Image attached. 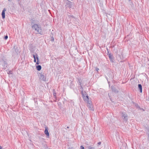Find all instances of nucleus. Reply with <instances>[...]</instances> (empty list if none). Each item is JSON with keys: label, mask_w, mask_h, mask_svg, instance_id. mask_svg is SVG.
Returning a JSON list of instances; mask_svg holds the SVG:
<instances>
[{"label": "nucleus", "mask_w": 149, "mask_h": 149, "mask_svg": "<svg viewBox=\"0 0 149 149\" xmlns=\"http://www.w3.org/2000/svg\"><path fill=\"white\" fill-rule=\"evenodd\" d=\"M0 149H3L2 147H1V146H0Z\"/></svg>", "instance_id": "obj_16"}, {"label": "nucleus", "mask_w": 149, "mask_h": 149, "mask_svg": "<svg viewBox=\"0 0 149 149\" xmlns=\"http://www.w3.org/2000/svg\"><path fill=\"white\" fill-rule=\"evenodd\" d=\"M89 149H94V148L93 147H91L89 148Z\"/></svg>", "instance_id": "obj_14"}, {"label": "nucleus", "mask_w": 149, "mask_h": 149, "mask_svg": "<svg viewBox=\"0 0 149 149\" xmlns=\"http://www.w3.org/2000/svg\"><path fill=\"white\" fill-rule=\"evenodd\" d=\"M122 115V116L124 117V118H126V114H123V115Z\"/></svg>", "instance_id": "obj_11"}, {"label": "nucleus", "mask_w": 149, "mask_h": 149, "mask_svg": "<svg viewBox=\"0 0 149 149\" xmlns=\"http://www.w3.org/2000/svg\"><path fill=\"white\" fill-rule=\"evenodd\" d=\"M109 59H110L111 61H112V62H113V58H112V56H111L110 54L109 55Z\"/></svg>", "instance_id": "obj_9"}, {"label": "nucleus", "mask_w": 149, "mask_h": 149, "mask_svg": "<svg viewBox=\"0 0 149 149\" xmlns=\"http://www.w3.org/2000/svg\"><path fill=\"white\" fill-rule=\"evenodd\" d=\"M3 65H4V67H3L4 69L5 70H6L7 69L6 68L7 67V63L6 61H4Z\"/></svg>", "instance_id": "obj_5"}, {"label": "nucleus", "mask_w": 149, "mask_h": 149, "mask_svg": "<svg viewBox=\"0 0 149 149\" xmlns=\"http://www.w3.org/2000/svg\"><path fill=\"white\" fill-rule=\"evenodd\" d=\"M8 38V36L7 35H6L5 37H4V39L6 40Z\"/></svg>", "instance_id": "obj_12"}, {"label": "nucleus", "mask_w": 149, "mask_h": 149, "mask_svg": "<svg viewBox=\"0 0 149 149\" xmlns=\"http://www.w3.org/2000/svg\"><path fill=\"white\" fill-rule=\"evenodd\" d=\"M82 94H83L82 92ZM83 95V98L84 100V101L86 102L87 103L90 104L91 103V102L89 100L88 96V95L86 94Z\"/></svg>", "instance_id": "obj_1"}, {"label": "nucleus", "mask_w": 149, "mask_h": 149, "mask_svg": "<svg viewBox=\"0 0 149 149\" xmlns=\"http://www.w3.org/2000/svg\"><path fill=\"white\" fill-rule=\"evenodd\" d=\"M48 128L46 127L45 131V134L49 137V134L48 131Z\"/></svg>", "instance_id": "obj_3"}, {"label": "nucleus", "mask_w": 149, "mask_h": 149, "mask_svg": "<svg viewBox=\"0 0 149 149\" xmlns=\"http://www.w3.org/2000/svg\"><path fill=\"white\" fill-rule=\"evenodd\" d=\"M32 28L35 30L37 31L38 33H40L41 31L40 28L37 24H34Z\"/></svg>", "instance_id": "obj_2"}, {"label": "nucleus", "mask_w": 149, "mask_h": 149, "mask_svg": "<svg viewBox=\"0 0 149 149\" xmlns=\"http://www.w3.org/2000/svg\"><path fill=\"white\" fill-rule=\"evenodd\" d=\"M81 149H84V147L83 146H81L80 147Z\"/></svg>", "instance_id": "obj_13"}, {"label": "nucleus", "mask_w": 149, "mask_h": 149, "mask_svg": "<svg viewBox=\"0 0 149 149\" xmlns=\"http://www.w3.org/2000/svg\"><path fill=\"white\" fill-rule=\"evenodd\" d=\"M6 11V9L5 8H4L2 12V17L3 19H4L5 17V12Z\"/></svg>", "instance_id": "obj_4"}, {"label": "nucleus", "mask_w": 149, "mask_h": 149, "mask_svg": "<svg viewBox=\"0 0 149 149\" xmlns=\"http://www.w3.org/2000/svg\"><path fill=\"white\" fill-rule=\"evenodd\" d=\"M36 68L38 70L40 71L41 69V66L40 65H38L36 66Z\"/></svg>", "instance_id": "obj_7"}, {"label": "nucleus", "mask_w": 149, "mask_h": 149, "mask_svg": "<svg viewBox=\"0 0 149 149\" xmlns=\"http://www.w3.org/2000/svg\"><path fill=\"white\" fill-rule=\"evenodd\" d=\"M138 88H139L140 89V92L141 93H142V86L141 84H139L138 85Z\"/></svg>", "instance_id": "obj_6"}, {"label": "nucleus", "mask_w": 149, "mask_h": 149, "mask_svg": "<svg viewBox=\"0 0 149 149\" xmlns=\"http://www.w3.org/2000/svg\"><path fill=\"white\" fill-rule=\"evenodd\" d=\"M36 58L37 60V61L36 62V64L37 65H38L40 63H39V61L38 58V55H36Z\"/></svg>", "instance_id": "obj_8"}, {"label": "nucleus", "mask_w": 149, "mask_h": 149, "mask_svg": "<svg viewBox=\"0 0 149 149\" xmlns=\"http://www.w3.org/2000/svg\"><path fill=\"white\" fill-rule=\"evenodd\" d=\"M101 142H98V144L99 145H100V144H101Z\"/></svg>", "instance_id": "obj_15"}, {"label": "nucleus", "mask_w": 149, "mask_h": 149, "mask_svg": "<svg viewBox=\"0 0 149 149\" xmlns=\"http://www.w3.org/2000/svg\"><path fill=\"white\" fill-rule=\"evenodd\" d=\"M33 57L34 58V62L36 63V56L35 55H33Z\"/></svg>", "instance_id": "obj_10"}]
</instances>
